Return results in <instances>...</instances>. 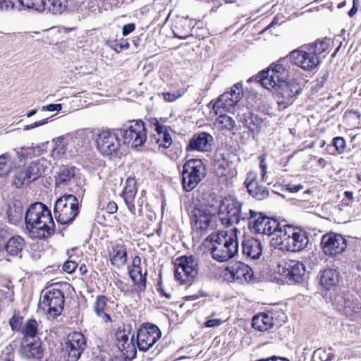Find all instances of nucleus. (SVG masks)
Wrapping results in <instances>:
<instances>
[{"instance_id": "1", "label": "nucleus", "mask_w": 361, "mask_h": 361, "mask_svg": "<svg viewBox=\"0 0 361 361\" xmlns=\"http://www.w3.org/2000/svg\"><path fill=\"white\" fill-rule=\"evenodd\" d=\"M25 222L26 228L35 238H47L54 233L51 211L42 202L33 203L27 209Z\"/></svg>"}, {"instance_id": "2", "label": "nucleus", "mask_w": 361, "mask_h": 361, "mask_svg": "<svg viewBox=\"0 0 361 361\" xmlns=\"http://www.w3.org/2000/svg\"><path fill=\"white\" fill-rule=\"evenodd\" d=\"M239 233L240 231L234 228L224 233L209 235L206 240L211 243L210 252L212 258L219 262L233 258L238 252Z\"/></svg>"}, {"instance_id": "3", "label": "nucleus", "mask_w": 361, "mask_h": 361, "mask_svg": "<svg viewBox=\"0 0 361 361\" xmlns=\"http://www.w3.org/2000/svg\"><path fill=\"white\" fill-rule=\"evenodd\" d=\"M274 264L272 281L283 284L299 283L303 280L305 267L302 262L284 258L276 260Z\"/></svg>"}, {"instance_id": "4", "label": "nucleus", "mask_w": 361, "mask_h": 361, "mask_svg": "<svg viewBox=\"0 0 361 361\" xmlns=\"http://www.w3.org/2000/svg\"><path fill=\"white\" fill-rule=\"evenodd\" d=\"M249 208L235 197H226L219 206V216L223 225L230 226L247 221Z\"/></svg>"}, {"instance_id": "5", "label": "nucleus", "mask_w": 361, "mask_h": 361, "mask_svg": "<svg viewBox=\"0 0 361 361\" xmlns=\"http://www.w3.org/2000/svg\"><path fill=\"white\" fill-rule=\"evenodd\" d=\"M267 169V155L262 154L259 157L260 179L256 180L255 175L250 173L245 181L249 194L259 200L268 197L269 195V190L267 186L270 184V182L268 181Z\"/></svg>"}, {"instance_id": "6", "label": "nucleus", "mask_w": 361, "mask_h": 361, "mask_svg": "<svg viewBox=\"0 0 361 361\" xmlns=\"http://www.w3.org/2000/svg\"><path fill=\"white\" fill-rule=\"evenodd\" d=\"M54 182L56 188H68L78 195L84 193L85 179L75 166H61L56 173Z\"/></svg>"}, {"instance_id": "7", "label": "nucleus", "mask_w": 361, "mask_h": 361, "mask_svg": "<svg viewBox=\"0 0 361 361\" xmlns=\"http://www.w3.org/2000/svg\"><path fill=\"white\" fill-rule=\"evenodd\" d=\"M272 94H274L279 109H285L293 104L295 97L301 92V87L296 79L276 82L272 75Z\"/></svg>"}, {"instance_id": "8", "label": "nucleus", "mask_w": 361, "mask_h": 361, "mask_svg": "<svg viewBox=\"0 0 361 361\" xmlns=\"http://www.w3.org/2000/svg\"><path fill=\"white\" fill-rule=\"evenodd\" d=\"M116 131L123 137L125 144L134 148L142 146L147 140L146 129L141 120L128 121Z\"/></svg>"}, {"instance_id": "9", "label": "nucleus", "mask_w": 361, "mask_h": 361, "mask_svg": "<svg viewBox=\"0 0 361 361\" xmlns=\"http://www.w3.org/2000/svg\"><path fill=\"white\" fill-rule=\"evenodd\" d=\"M206 169L201 159H191L185 162L182 170V184L190 192L197 187L205 176Z\"/></svg>"}, {"instance_id": "10", "label": "nucleus", "mask_w": 361, "mask_h": 361, "mask_svg": "<svg viewBox=\"0 0 361 361\" xmlns=\"http://www.w3.org/2000/svg\"><path fill=\"white\" fill-rule=\"evenodd\" d=\"M190 223L194 232L200 235L215 229L216 216L204 206L195 207L190 212Z\"/></svg>"}, {"instance_id": "11", "label": "nucleus", "mask_w": 361, "mask_h": 361, "mask_svg": "<svg viewBox=\"0 0 361 361\" xmlns=\"http://www.w3.org/2000/svg\"><path fill=\"white\" fill-rule=\"evenodd\" d=\"M78 213V200L75 196L67 195L56 200L54 214L59 224H66L73 221Z\"/></svg>"}, {"instance_id": "12", "label": "nucleus", "mask_w": 361, "mask_h": 361, "mask_svg": "<svg viewBox=\"0 0 361 361\" xmlns=\"http://www.w3.org/2000/svg\"><path fill=\"white\" fill-rule=\"evenodd\" d=\"M175 266L174 276L182 282L192 281L198 275V261L192 255L178 257Z\"/></svg>"}, {"instance_id": "13", "label": "nucleus", "mask_w": 361, "mask_h": 361, "mask_svg": "<svg viewBox=\"0 0 361 361\" xmlns=\"http://www.w3.org/2000/svg\"><path fill=\"white\" fill-rule=\"evenodd\" d=\"M161 337L159 327L152 324H144L137 330L135 338V346L140 351L146 352L152 348Z\"/></svg>"}, {"instance_id": "14", "label": "nucleus", "mask_w": 361, "mask_h": 361, "mask_svg": "<svg viewBox=\"0 0 361 361\" xmlns=\"http://www.w3.org/2000/svg\"><path fill=\"white\" fill-rule=\"evenodd\" d=\"M64 299L63 293L61 290L50 288L44 295L39 304L49 317L55 318L63 310Z\"/></svg>"}, {"instance_id": "15", "label": "nucleus", "mask_w": 361, "mask_h": 361, "mask_svg": "<svg viewBox=\"0 0 361 361\" xmlns=\"http://www.w3.org/2000/svg\"><path fill=\"white\" fill-rule=\"evenodd\" d=\"M294 64L305 71H312L321 63L319 56H317L312 48L308 45L301 47L300 49L292 51L288 56Z\"/></svg>"}, {"instance_id": "16", "label": "nucleus", "mask_w": 361, "mask_h": 361, "mask_svg": "<svg viewBox=\"0 0 361 361\" xmlns=\"http://www.w3.org/2000/svg\"><path fill=\"white\" fill-rule=\"evenodd\" d=\"M119 133L116 131L102 130L96 139L97 148L104 156L116 155L121 145Z\"/></svg>"}, {"instance_id": "17", "label": "nucleus", "mask_w": 361, "mask_h": 361, "mask_svg": "<svg viewBox=\"0 0 361 361\" xmlns=\"http://www.w3.org/2000/svg\"><path fill=\"white\" fill-rule=\"evenodd\" d=\"M242 96L241 85L240 84L233 85L230 91L220 95L213 104V109L216 114L230 111L241 99Z\"/></svg>"}, {"instance_id": "18", "label": "nucleus", "mask_w": 361, "mask_h": 361, "mask_svg": "<svg viewBox=\"0 0 361 361\" xmlns=\"http://www.w3.org/2000/svg\"><path fill=\"white\" fill-rule=\"evenodd\" d=\"M291 231L292 226L286 221H279L272 216V246L280 250L286 251Z\"/></svg>"}, {"instance_id": "19", "label": "nucleus", "mask_w": 361, "mask_h": 361, "mask_svg": "<svg viewBox=\"0 0 361 361\" xmlns=\"http://www.w3.org/2000/svg\"><path fill=\"white\" fill-rule=\"evenodd\" d=\"M87 346L86 338L80 332L69 334L64 343L67 361H78Z\"/></svg>"}, {"instance_id": "20", "label": "nucleus", "mask_w": 361, "mask_h": 361, "mask_svg": "<svg viewBox=\"0 0 361 361\" xmlns=\"http://www.w3.org/2000/svg\"><path fill=\"white\" fill-rule=\"evenodd\" d=\"M321 245L323 252L329 256H334L342 253L346 248L345 239L340 234L329 233L322 238Z\"/></svg>"}, {"instance_id": "21", "label": "nucleus", "mask_w": 361, "mask_h": 361, "mask_svg": "<svg viewBox=\"0 0 361 361\" xmlns=\"http://www.w3.org/2000/svg\"><path fill=\"white\" fill-rule=\"evenodd\" d=\"M228 279L240 284L252 282L254 280L252 269L247 264L238 262L226 269Z\"/></svg>"}, {"instance_id": "22", "label": "nucleus", "mask_w": 361, "mask_h": 361, "mask_svg": "<svg viewBox=\"0 0 361 361\" xmlns=\"http://www.w3.org/2000/svg\"><path fill=\"white\" fill-rule=\"evenodd\" d=\"M247 221L250 229L256 233L271 235L270 218L262 212H257L251 209L248 211Z\"/></svg>"}, {"instance_id": "23", "label": "nucleus", "mask_w": 361, "mask_h": 361, "mask_svg": "<svg viewBox=\"0 0 361 361\" xmlns=\"http://www.w3.org/2000/svg\"><path fill=\"white\" fill-rule=\"evenodd\" d=\"M214 137L209 133L201 132L195 133L189 140L186 151H197L207 152L212 150Z\"/></svg>"}, {"instance_id": "24", "label": "nucleus", "mask_w": 361, "mask_h": 361, "mask_svg": "<svg viewBox=\"0 0 361 361\" xmlns=\"http://www.w3.org/2000/svg\"><path fill=\"white\" fill-rule=\"evenodd\" d=\"M288 240L286 251L290 252L301 251L307 247L309 243V238L305 231L293 227Z\"/></svg>"}, {"instance_id": "25", "label": "nucleus", "mask_w": 361, "mask_h": 361, "mask_svg": "<svg viewBox=\"0 0 361 361\" xmlns=\"http://www.w3.org/2000/svg\"><path fill=\"white\" fill-rule=\"evenodd\" d=\"M19 353L23 358L38 360L42 357L44 350L41 346V342L39 340L30 342L25 340L21 343L19 348Z\"/></svg>"}, {"instance_id": "26", "label": "nucleus", "mask_w": 361, "mask_h": 361, "mask_svg": "<svg viewBox=\"0 0 361 361\" xmlns=\"http://www.w3.org/2000/svg\"><path fill=\"white\" fill-rule=\"evenodd\" d=\"M136 193L137 187L135 179L129 177L126 180L125 187L122 192V197L130 212L133 215L135 214L134 199Z\"/></svg>"}, {"instance_id": "27", "label": "nucleus", "mask_w": 361, "mask_h": 361, "mask_svg": "<svg viewBox=\"0 0 361 361\" xmlns=\"http://www.w3.org/2000/svg\"><path fill=\"white\" fill-rule=\"evenodd\" d=\"M242 250L244 255L255 259H259L262 252L261 243L251 236L244 237Z\"/></svg>"}, {"instance_id": "28", "label": "nucleus", "mask_w": 361, "mask_h": 361, "mask_svg": "<svg viewBox=\"0 0 361 361\" xmlns=\"http://www.w3.org/2000/svg\"><path fill=\"white\" fill-rule=\"evenodd\" d=\"M111 263L113 266L121 267L127 262V252L123 243H118L113 245L109 251Z\"/></svg>"}, {"instance_id": "29", "label": "nucleus", "mask_w": 361, "mask_h": 361, "mask_svg": "<svg viewBox=\"0 0 361 361\" xmlns=\"http://www.w3.org/2000/svg\"><path fill=\"white\" fill-rule=\"evenodd\" d=\"M340 279V273L336 269L327 268L320 271V284L326 290L336 287Z\"/></svg>"}, {"instance_id": "30", "label": "nucleus", "mask_w": 361, "mask_h": 361, "mask_svg": "<svg viewBox=\"0 0 361 361\" xmlns=\"http://www.w3.org/2000/svg\"><path fill=\"white\" fill-rule=\"evenodd\" d=\"M154 127L157 134L153 135V138L155 142L160 147L169 148L172 144V138L167 128L160 124L158 121L154 123Z\"/></svg>"}, {"instance_id": "31", "label": "nucleus", "mask_w": 361, "mask_h": 361, "mask_svg": "<svg viewBox=\"0 0 361 361\" xmlns=\"http://www.w3.org/2000/svg\"><path fill=\"white\" fill-rule=\"evenodd\" d=\"M116 345L119 350L123 352L126 351L128 353L129 351H133L134 355L136 353L135 350V338L133 336L130 340V343H128V336L124 330L118 331L116 334Z\"/></svg>"}, {"instance_id": "32", "label": "nucleus", "mask_w": 361, "mask_h": 361, "mask_svg": "<svg viewBox=\"0 0 361 361\" xmlns=\"http://www.w3.org/2000/svg\"><path fill=\"white\" fill-rule=\"evenodd\" d=\"M271 71V65L267 68L259 71L257 75L252 76L247 80L248 83L252 82H256L264 89L269 90L271 85V77H269V71Z\"/></svg>"}, {"instance_id": "33", "label": "nucleus", "mask_w": 361, "mask_h": 361, "mask_svg": "<svg viewBox=\"0 0 361 361\" xmlns=\"http://www.w3.org/2000/svg\"><path fill=\"white\" fill-rule=\"evenodd\" d=\"M23 215V207L20 201H15L8 206L7 216L8 221L13 224L19 222Z\"/></svg>"}, {"instance_id": "34", "label": "nucleus", "mask_w": 361, "mask_h": 361, "mask_svg": "<svg viewBox=\"0 0 361 361\" xmlns=\"http://www.w3.org/2000/svg\"><path fill=\"white\" fill-rule=\"evenodd\" d=\"M25 245L24 239L19 235L11 238L6 244V252L13 256L18 255Z\"/></svg>"}, {"instance_id": "35", "label": "nucleus", "mask_w": 361, "mask_h": 361, "mask_svg": "<svg viewBox=\"0 0 361 361\" xmlns=\"http://www.w3.org/2000/svg\"><path fill=\"white\" fill-rule=\"evenodd\" d=\"M287 61L286 58L279 59L272 67V75L276 82H281V80H287L288 77V72L286 68L285 63Z\"/></svg>"}, {"instance_id": "36", "label": "nucleus", "mask_w": 361, "mask_h": 361, "mask_svg": "<svg viewBox=\"0 0 361 361\" xmlns=\"http://www.w3.org/2000/svg\"><path fill=\"white\" fill-rule=\"evenodd\" d=\"M46 167L39 161H35L30 164L29 166L25 169L28 176V181H34L43 175Z\"/></svg>"}, {"instance_id": "37", "label": "nucleus", "mask_w": 361, "mask_h": 361, "mask_svg": "<svg viewBox=\"0 0 361 361\" xmlns=\"http://www.w3.org/2000/svg\"><path fill=\"white\" fill-rule=\"evenodd\" d=\"M252 326L260 331L269 330L271 328V317L265 313L257 314L252 319Z\"/></svg>"}, {"instance_id": "38", "label": "nucleus", "mask_w": 361, "mask_h": 361, "mask_svg": "<svg viewBox=\"0 0 361 361\" xmlns=\"http://www.w3.org/2000/svg\"><path fill=\"white\" fill-rule=\"evenodd\" d=\"M129 275L134 284L138 286L140 290H145L146 287V273L142 274L140 267L130 269Z\"/></svg>"}, {"instance_id": "39", "label": "nucleus", "mask_w": 361, "mask_h": 361, "mask_svg": "<svg viewBox=\"0 0 361 361\" xmlns=\"http://www.w3.org/2000/svg\"><path fill=\"white\" fill-rule=\"evenodd\" d=\"M280 305L272 304V326L276 325H281L287 320V317L283 309L279 307Z\"/></svg>"}, {"instance_id": "40", "label": "nucleus", "mask_w": 361, "mask_h": 361, "mask_svg": "<svg viewBox=\"0 0 361 361\" xmlns=\"http://www.w3.org/2000/svg\"><path fill=\"white\" fill-rule=\"evenodd\" d=\"M73 0H48L49 9L54 14H61L68 6V4Z\"/></svg>"}, {"instance_id": "41", "label": "nucleus", "mask_w": 361, "mask_h": 361, "mask_svg": "<svg viewBox=\"0 0 361 361\" xmlns=\"http://www.w3.org/2000/svg\"><path fill=\"white\" fill-rule=\"evenodd\" d=\"M20 6L28 9L42 12L45 9V0H18Z\"/></svg>"}, {"instance_id": "42", "label": "nucleus", "mask_w": 361, "mask_h": 361, "mask_svg": "<svg viewBox=\"0 0 361 361\" xmlns=\"http://www.w3.org/2000/svg\"><path fill=\"white\" fill-rule=\"evenodd\" d=\"M11 171V156L8 153L0 155V178L8 176Z\"/></svg>"}, {"instance_id": "43", "label": "nucleus", "mask_w": 361, "mask_h": 361, "mask_svg": "<svg viewBox=\"0 0 361 361\" xmlns=\"http://www.w3.org/2000/svg\"><path fill=\"white\" fill-rule=\"evenodd\" d=\"M219 114V116L216 119V122L221 125L222 128H225L231 131L237 130L235 121L233 118L227 115H224L223 113Z\"/></svg>"}, {"instance_id": "44", "label": "nucleus", "mask_w": 361, "mask_h": 361, "mask_svg": "<svg viewBox=\"0 0 361 361\" xmlns=\"http://www.w3.org/2000/svg\"><path fill=\"white\" fill-rule=\"evenodd\" d=\"M37 326L38 324L35 319H28L20 331L25 336L33 338L37 334Z\"/></svg>"}, {"instance_id": "45", "label": "nucleus", "mask_w": 361, "mask_h": 361, "mask_svg": "<svg viewBox=\"0 0 361 361\" xmlns=\"http://www.w3.org/2000/svg\"><path fill=\"white\" fill-rule=\"evenodd\" d=\"M107 300V298L103 295H99L96 298V300L93 305V310L97 315L102 314L106 310Z\"/></svg>"}, {"instance_id": "46", "label": "nucleus", "mask_w": 361, "mask_h": 361, "mask_svg": "<svg viewBox=\"0 0 361 361\" xmlns=\"http://www.w3.org/2000/svg\"><path fill=\"white\" fill-rule=\"evenodd\" d=\"M341 307L347 314H350V312H357L360 309L358 301H354L349 296L343 299V304L341 305Z\"/></svg>"}, {"instance_id": "47", "label": "nucleus", "mask_w": 361, "mask_h": 361, "mask_svg": "<svg viewBox=\"0 0 361 361\" xmlns=\"http://www.w3.org/2000/svg\"><path fill=\"white\" fill-rule=\"evenodd\" d=\"M30 182L31 181H28V176L25 169H20L14 175L13 184L17 188H20L25 183H28Z\"/></svg>"}, {"instance_id": "48", "label": "nucleus", "mask_w": 361, "mask_h": 361, "mask_svg": "<svg viewBox=\"0 0 361 361\" xmlns=\"http://www.w3.org/2000/svg\"><path fill=\"white\" fill-rule=\"evenodd\" d=\"M66 147L63 145V138L58 137L55 142V147L52 149L51 156L54 159H59L63 154H64Z\"/></svg>"}, {"instance_id": "49", "label": "nucleus", "mask_w": 361, "mask_h": 361, "mask_svg": "<svg viewBox=\"0 0 361 361\" xmlns=\"http://www.w3.org/2000/svg\"><path fill=\"white\" fill-rule=\"evenodd\" d=\"M308 46L312 48V51L317 56H319L329 48V43L326 41L322 40L308 44Z\"/></svg>"}, {"instance_id": "50", "label": "nucleus", "mask_w": 361, "mask_h": 361, "mask_svg": "<svg viewBox=\"0 0 361 361\" xmlns=\"http://www.w3.org/2000/svg\"><path fill=\"white\" fill-rule=\"evenodd\" d=\"M106 44L117 53L120 52L122 49H128L129 47L128 43L126 41L118 42L117 40H111L108 41Z\"/></svg>"}, {"instance_id": "51", "label": "nucleus", "mask_w": 361, "mask_h": 361, "mask_svg": "<svg viewBox=\"0 0 361 361\" xmlns=\"http://www.w3.org/2000/svg\"><path fill=\"white\" fill-rule=\"evenodd\" d=\"M184 94V91L178 90L176 92H163L164 99L167 102H173L180 98Z\"/></svg>"}, {"instance_id": "52", "label": "nucleus", "mask_w": 361, "mask_h": 361, "mask_svg": "<svg viewBox=\"0 0 361 361\" xmlns=\"http://www.w3.org/2000/svg\"><path fill=\"white\" fill-rule=\"evenodd\" d=\"M333 144L339 154L344 152L345 140L341 137H336L333 140Z\"/></svg>"}, {"instance_id": "53", "label": "nucleus", "mask_w": 361, "mask_h": 361, "mask_svg": "<svg viewBox=\"0 0 361 361\" xmlns=\"http://www.w3.org/2000/svg\"><path fill=\"white\" fill-rule=\"evenodd\" d=\"M22 317L18 316H13L10 319L9 324L13 331H20V325L22 324Z\"/></svg>"}, {"instance_id": "54", "label": "nucleus", "mask_w": 361, "mask_h": 361, "mask_svg": "<svg viewBox=\"0 0 361 361\" xmlns=\"http://www.w3.org/2000/svg\"><path fill=\"white\" fill-rule=\"evenodd\" d=\"M77 264L73 261H67L63 265V270L68 274L73 272L77 268Z\"/></svg>"}, {"instance_id": "55", "label": "nucleus", "mask_w": 361, "mask_h": 361, "mask_svg": "<svg viewBox=\"0 0 361 361\" xmlns=\"http://www.w3.org/2000/svg\"><path fill=\"white\" fill-rule=\"evenodd\" d=\"M48 122H49V118H48L42 119L41 121L35 122V123H33L32 124L25 126L24 128H23V130H28L33 129L35 128H37V127L43 126L44 124H47V123H48Z\"/></svg>"}, {"instance_id": "56", "label": "nucleus", "mask_w": 361, "mask_h": 361, "mask_svg": "<svg viewBox=\"0 0 361 361\" xmlns=\"http://www.w3.org/2000/svg\"><path fill=\"white\" fill-rule=\"evenodd\" d=\"M62 109V105L61 104H50L47 106H43L41 109V111H59Z\"/></svg>"}, {"instance_id": "57", "label": "nucleus", "mask_w": 361, "mask_h": 361, "mask_svg": "<svg viewBox=\"0 0 361 361\" xmlns=\"http://www.w3.org/2000/svg\"><path fill=\"white\" fill-rule=\"evenodd\" d=\"M325 357H326V352L322 349H318L314 351L312 357L314 361H324Z\"/></svg>"}, {"instance_id": "58", "label": "nucleus", "mask_w": 361, "mask_h": 361, "mask_svg": "<svg viewBox=\"0 0 361 361\" xmlns=\"http://www.w3.org/2000/svg\"><path fill=\"white\" fill-rule=\"evenodd\" d=\"M135 29V25L134 23H128L123 26L122 27V34L123 36H127L132 32H133Z\"/></svg>"}, {"instance_id": "59", "label": "nucleus", "mask_w": 361, "mask_h": 361, "mask_svg": "<svg viewBox=\"0 0 361 361\" xmlns=\"http://www.w3.org/2000/svg\"><path fill=\"white\" fill-rule=\"evenodd\" d=\"M222 322L219 319H209L205 322V326L208 328L217 327L221 324Z\"/></svg>"}, {"instance_id": "60", "label": "nucleus", "mask_w": 361, "mask_h": 361, "mask_svg": "<svg viewBox=\"0 0 361 361\" xmlns=\"http://www.w3.org/2000/svg\"><path fill=\"white\" fill-rule=\"evenodd\" d=\"M13 3L11 0H0V10H8L13 7Z\"/></svg>"}, {"instance_id": "61", "label": "nucleus", "mask_w": 361, "mask_h": 361, "mask_svg": "<svg viewBox=\"0 0 361 361\" xmlns=\"http://www.w3.org/2000/svg\"><path fill=\"white\" fill-rule=\"evenodd\" d=\"M117 209V204L114 202H109L106 207V210L109 214H114L115 212H116Z\"/></svg>"}, {"instance_id": "62", "label": "nucleus", "mask_w": 361, "mask_h": 361, "mask_svg": "<svg viewBox=\"0 0 361 361\" xmlns=\"http://www.w3.org/2000/svg\"><path fill=\"white\" fill-rule=\"evenodd\" d=\"M302 188V186L301 185H288L287 190H289L290 192H296L300 190Z\"/></svg>"}, {"instance_id": "63", "label": "nucleus", "mask_w": 361, "mask_h": 361, "mask_svg": "<svg viewBox=\"0 0 361 361\" xmlns=\"http://www.w3.org/2000/svg\"><path fill=\"white\" fill-rule=\"evenodd\" d=\"M98 317H101L104 322H109L111 321V317L105 311L102 314H97Z\"/></svg>"}, {"instance_id": "64", "label": "nucleus", "mask_w": 361, "mask_h": 361, "mask_svg": "<svg viewBox=\"0 0 361 361\" xmlns=\"http://www.w3.org/2000/svg\"><path fill=\"white\" fill-rule=\"evenodd\" d=\"M358 1V0H354L353 1V6L352 8L348 12V16L350 17H353L357 11V7L356 6V3Z\"/></svg>"}]
</instances>
